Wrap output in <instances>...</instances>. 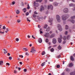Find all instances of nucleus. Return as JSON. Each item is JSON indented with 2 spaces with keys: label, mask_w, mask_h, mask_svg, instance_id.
Returning <instances> with one entry per match:
<instances>
[{
  "label": "nucleus",
  "mask_w": 75,
  "mask_h": 75,
  "mask_svg": "<svg viewBox=\"0 0 75 75\" xmlns=\"http://www.w3.org/2000/svg\"><path fill=\"white\" fill-rule=\"evenodd\" d=\"M67 16L65 15H64L62 16V20H63L64 21H65V20H67Z\"/></svg>",
  "instance_id": "f257e3e1"
},
{
  "label": "nucleus",
  "mask_w": 75,
  "mask_h": 75,
  "mask_svg": "<svg viewBox=\"0 0 75 75\" xmlns=\"http://www.w3.org/2000/svg\"><path fill=\"white\" fill-rule=\"evenodd\" d=\"M36 51V50H35V49L34 47H32L31 49V50L30 51V52H32V53H33V54H34V53H35Z\"/></svg>",
  "instance_id": "f03ea898"
},
{
  "label": "nucleus",
  "mask_w": 75,
  "mask_h": 75,
  "mask_svg": "<svg viewBox=\"0 0 75 75\" xmlns=\"http://www.w3.org/2000/svg\"><path fill=\"white\" fill-rule=\"evenodd\" d=\"M57 27L59 28V30L60 31H61L62 30V28L61 27V26L60 24H58L57 25Z\"/></svg>",
  "instance_id": "7ed1b4c3"
},
{
  "label": "nucleus",
  "mask_w": 75,
  "mask_h": 75,
  "mask_svg": "<svg viewBox=\"0 0 75 75\" xmlns=\"http://www.w3.org/2000/svg\"><path fill=\"white\" fill-rule=\"evenodd\" d=\"M58 22H61V20H60V19L61 18H60V16H59L58 15H57L56 16Z\"/></svg>",
  "instance_id": "20e7f679"
},
{
  "label": "nucleus",
  "mask_w": 75,
  "mask_h": 75,
  "mask_svg": "<svg viewBox=\"0 0 75 75\" xmlns=\"http://www.w3.org/2000/svg\"><path fill=\"white\" fill-rule=\"evenodd\" d=\"M53 8V6H52V5H49L48 6V9L49 10V9H51V10H52Z\"/></svg>",
  "instance_id": "39448f33"
},
{
  "label": "nucleus",
  "mask_w": 75,
  "mask_h": 75,
  "mask_svg": "<svg viewBox=\"0 0 75 75\" xmlns=\"http://www.w3.org/2000/svg\"><path fill=\"white\" fill-rule=\"evenodd\" d=\"M45 37H47V38H48L50 37V33H46L44 35Z\"/></svg>",
  "instance_id": "423d86ee"
},
{
  "label": "nucleus",
  "mask_w": 75,
  "mask_h": 75,
  "mask_svg": "<svg viewBox=\"0 0 75 75\" xmlns=\"http://www.w3.org/2000/svg\"><path fill=\"white\" fill-rule=\"evenodd\" d=\"M60 38H58V42H59V43H61V41H62L61 39H62V35H60Z\"/></svg>",
  "instance_id": "0eeeda50"
},
{
  "label": "nucleus",
  "mask_w": 75,
  "mask_h": 75,
  "mask_svg": "<svg viewBox=\"0 0 75 75\" xmlns=\"http://www.w3.org/2000/svg\"><path fill=\"white\" fill-rule=\"evenodd\" d=\"M63 11L65 13H67L68 12V9L65 8L63 10Z\"/></svg>",
  "instance_id": "6e6552de"
},
{
  "label": "nucleus",
  "mask_w": 75,
  "mask_h": 75,
  "mask_svg": "<svg viewBox=\"0 0 75 75\" xmlns=\"http://www.w3.org/2000/svg\"><path fill=\"white\" fill-rule=\"evenodd\" d=\"M57 42V40L55 38H53V44H55Z\"/></svg>",
  "instance_id": "1a4fd4ad"
},
{
  "label": "nucleus",
  "mask_w": 75,
  "mask_h": 75,
  "mask_svg": "<svg viewBox=\"0 0 75 75\" xmlns=\"http://www.w3.org/2000/svg\"><path fill=\"white\" fill-rule=\"evenodd\" d=\"M42 41V39H41V38H39V39L38 40V42H39V43H41Z\"/></svg>",
  "instance_id": "9d476101"
},
{
  "label": "nucleus",
  "mask_w": 75,
  "mask_h": 75,
  "mask_svg": "<svg viewBox=\"0 0 75 75\" xmlns=\"http://www.w3.org/2000/svg\"><path fill=\"white\" fill-rule=\"evenodd\" d=\"M70 59L72 61H74V58L73 56H71L70 57Z\"/></svg>",
  "instance_id": "9b49d317"
},
{
  "label": "nucleus",
  "mask_w": 75,
  "mask_h": 75,
  "mask_svg": "<svg viewBox=\"0 0 75 75\" xmlns=\"http://www.w3.org/2000/svg\"><path fill=\"white\" fill-rule=\"evenodd\" d=\"M55 37V35L54 34H52L49 37L50 38H53V37Z\"/></svg>",
  "instance_id": "f8f14e48"
},
{
  "label": "nucleus",
  "mask_w": 75,
  "mask_h": 75,
  "mask_svg": "<svg viewBox=\"0 0 75 75\" xmlns=\"http://www.w3.org/2000/svg\"><path fill=\"white\" fill-rule=\"evenodd\" d=\"M44 9V7H43V6H41L40 9V11H42V10H43Z\"/></svg>",
  "instance_id": "ddd939ff"
},
{
  "label": "nucleus",
  "mask_w": 75,
  "mask_h": 75,
  "mask_svg": "<svg viewBox=\"0 0 75 75\" xmlns=\"http://www.w3.org/2000/svg\"><path fill=\"white\" fill-rule=\"evenodd\" d=\"M73 64L72 63H71L70 64H69V67H72L73 66Z\"/></svg>",
  "instance_id": "4468645a"
},
{
  "label": "nucleus",
  "mask_w": 75,
  "mask_h": 75,
  "mask_svg": "<svg viewBox=\"0 0 75 75\" xmlns=\"http://www.w3.org/2000/svg\"><path fill=\"white\" fill-rule=\"evenodd\" d=\"M52 20H53V19H52V18H50L49 19V23H52Z\"/></svg>",
  "instance_id": "2eb2a0df"
},
{
  "label": "nucleus",
  "mask_w": 75,
  "mask_h": 75,
  "mask_svg": "<svg viewBox=\"0 0 75 75\" xmlns=\"http://www.w3.org/2000/svg\"><path fill=\"white\" fill-rule=\"evenodd\" d=\"M53 5L54 6H58V4L57 2H56L53 3Z\"/></svg>",
  "instance_id": "dca6fc26"
},
{
  "label": "nucleus",
  "mask_w": 75,
  "mask_h": 75,
  "mask_svg": "<svg viewBox=\"0 0 75 75\" xmlns=\"http://www.w3.org/2000/svg\"><path fill=\"white\" fill-rule=\"evenodd\" d=\"M70 75H75V71L73 72L70 73Z\"/></svg>",
  "instance_id": "f3484780"
},
{
  "label": "nucleus",
  "mask_w": 75,
  "mask_h": 75,
  "mask_svg": "<svg viewBox=\"0 0 75 75\" xmlns=\"http://www.w3.org/2000/svg\"><path fill=\"white\" fill-rule=\"evenodd\" d=\"M4 53L5 54H6V53H7V50H5V49H4Z\"/></svg>",
  "instance_id": "a211bd4d"
},
{
  "label": "nucleus",
  "mask_w": 75,
  "mask_h": 75,
  "mask_svg": "<svg viewBox=\"0 0 75 75\" xmlns=\"http://www.w3.org/2000/svg\"><path fill=\"white\" fill-rule=\"evenodd\" d=\"M50 27H48L46 30V31H47V32H48V31H50Z\"/></svg>",
  "instance_id": "6ab92c4d"
},
{
  "label": "nucleus",
  "mask_w": 75,
  "mask_h": 75,
  "mask_svg": "<svg viewBox=\"0 0 75 75\" xmlns=\"http://www.w3.org/2000/svg\"><path fill=\"white\" fill-rule=\"evenodd\" d=\"M45 62H44L43 63H42L41 64V66L42 67H44V65H45Z\"/></svg>",
  "instance_id": "aec40b11"
},
{
  "label": "nucleus",
  "mask_w": 75,
  "mask_h": 75,
  "mask_svg": "<svg viewBox=\"0 0 75 75\" xmlns=\"http://www.w3.org/2000/svg\"><path fill=\"white\" fill-rule=\"evenodd\" d=\"M39 31L40 32V34H42L43 33L42 31V29L41 28L40 29Z\"/></svg>",
  "instance_id": "412c9836"
},
{
  "label": "nucleus",
  "mask_w": 75,
  "mask_h": 75,
  "mask_svg": "<svg viewBox=\"0 0 75 75\" xmlns=\"http://www.w3.org/2000/svg\"><path fill=\"white\" fill-rule=\"evenodd\" d=\"M69 6H70V7H72L73 6H74V4H69Z\"/></svg>",
  "instance_id": "4be33fe9"
},
{
  "label": "nucleus",
  "mask_w": 75,
  "mask_h": 75,
  "mask_svg": "<svg viewBox=\"0 0 75 75\" xmlns=\"http://www.w3.org/2000/svg\"><path fill=\"white\" fill-rule=\"evenodd\" d=\"M23 11H24V13H25V12H26V11H27V9H26V8H24L23 9Z\"/></svg>",
  "instance_id": "5701e85b"
},
{
  "label": "nucleus",
  "mask_w": 75,
  "mask_h": 75,
  "mask_svg": "<svg viewBox=\"0 0 75 75\" xmlns=\"http://www.w3.org/2000/svg\"><path fill=\"white\" fill-rule=\"evenodd\" d=\"M2 64H3V62L2 61H0V65Z\"/></svg>",
  "instance_id": "b1692460"
},
{
  "label": "nucleus",
  "mask_w": 75,
  "mask_h": 75,
  "mask_svg": "<svg viewBox=\"0 0 75 75\" xmlns=\"http://www.w3.org/2000/svg\"><path fill=\"white\" fill-rule=\"evenodd\" d=\"M45 52L44 51H43L42 53V55H45Z\"/></svg>",
  "instance_id": "393cba45"
},
{
  "label": "nucleus",
  "mask_w": 75,
  "mask_h": 75,
  "mask_svg": "<svg viewBox=\"0 0 75 75\" xmlns=\"http://www.w3.org/2000/svg\"><path fill=\"white\" fill-rule=\"evenodd\" d=\"M47 26L48 25L47 24H45L44 27V28H47Z\"/></svg>",
  "instance_id": "a878e982"
},
{
  "label": "nucleus",
  "mask_w": 75,
  "mask_h": 75,
  "mask_svg": "<svg viewBox=\"0 0 75 75\" xmlns=\"http://www.w3.org/2000/svg\"><path fill=\"white\" fill-rule=\"evenodd\" d=\"M66 71H67V72H69V71H70V70L69 69H66Z\"/></svg>",
  "instance_id": "bb28decb"
},
{
  "label": "nucleus",
  "mask_w": 75,
  "mask_h": 75,
  "mask_svg": "<svg viewBox=\"0 0 75 75\" xmlns=\"http://www.w3.org/2000/svg\"><path fill=\"white\" fill-rule=\"evenodd\" d=\"M69 21H71V22L72 23H75V21H74V20H69Z\"/></svg>",
  "instance_id": "cd10ccee"
},
{
  "label": "nucleus",
  "mask_w": 75,
  "mask_h": 75,
  "mask_svg": "<svg viewBox=\"0 0 75 75\" xmlns=\"http://www.w3.org/2000/svg\"><path fill=\"white\" fill-rule=\"evenodd\" d=\"M20 13V11L18 10H17L16 11V13L18 14Z\"/></svg>",
  "instance_id": "c85d7f7f"
},
{
  "label": "nucleus",
  "mask_w": 75,
  "mask_h": 75,
  "mask_svg": "<svg viewBox=\"0 0 75 75\" xmlns=\"http://www.w3.org/2000/svg\"><path fill=\"white\" fill-rule=\"evenodd\" d=\"M70 38V35H68L67 37V39H68V40H69V39Z\"/></svg>",
  "instance_id": "c756f323"
},
{
  "label": "nucleus",
  "mask_w": 75,
  "mask_h": 75,
  "mask_svg": "<svg viewBox=\"0 0 75 75\" xmlns=\"http://www.w3.org/2000/svg\"><path fill=\"white\" fill-rule=\"evenodd\" d=\"M61 47L60 46H59L58 47V49L59 50H61Z\"/></svg>",
  "instance_id": "7c9ffc66"
},
{
  "label": "nucleus",
  "mask_w": 75,
  "mask_h": 75,
  "mask_svg": "<svg viewBox=\"0 0 75 75\" xmlns=\"http://www.w3.org/2000/svg\"><path fill=\"white\" fill-rule=\"evenodd\" d=\"M61 57V55H59V56H57V57H56V58H59Z\"/></svg>",
  "instance_id": "2f4dec72"
},
{
  "label": "nucleus",
  "mask_w": 75,
  "mask_h": 75,
  "mask_svg": "<svg viewBox=\"0 0 75 75\" xmlns=\"http://www.w3.org/2000/svg\"><path fill=\"white\" fill-rule=\"evenodd\" d=\"M65 28L66 30H68V25H66Z\"/></svg>",
  "instance_id": "473e14b6"
},
{
  "label": "nucleus",
  "mask_w": 75,
  "mask_h": 75,
  "mask_svg": "<svg viewBox=\"0 0 75 75\" xmlns=\"http://www.w3.org/2000/svg\"><path fill=\"white\" fill-rule=\"evenodd\" d=\"M45 42H48V41H49V40H48V39L47 38L46 40H45Z\"/></svg>",
  "instance_id": "72a5a7b5"
},
{
  "label": "nucleus",
  "mask_w": 75,
  "mask_h": 75,
  "mask_svg": "<svg viewBox=\"0 0 75 75\" xmlns=\"http://www.w3.org/2000/svg\"><path fill=\"white\" fill-rule=\"evenodd\" d=\"M23 50H25V51H28V49L26 48H24Z\"/></svg>",
  "instance_id": "f704fd0d"
},
{
  "label": "nucleus",
  "mask_w": 75,
  "mask_h": 75,
  "mask_svg": "<svg viewBox=\"0 0 75 75\" xmlns=\"http://www.w3.org/2000/svg\"><path fill=\"white\" fill-rule=\"evenodd\" d=\"M0 33H1V34H4V32H2L1 31V29H0Z\"/></svg>",
  "instance_id": "c9c22d12"
},
{
  "label": "nucleus",
  "mask_w": 75,
  "mask_h": 75,
  "mask_svg": "<svg viewBox=\"0 0 75 75\" xmlns=\"http://www.w3.org/2000/svg\"><path fill=\"white\" fill-rule=\"evenodd\" d=\"M71 19H74V18H75V16H73L71 17Z\"/></svg>",
  "instance_id": "e433bc0d"
},
{
  "label": "nucleus",
  "mask_w": 75,
  "mask_h": 75,
  "mask_svg": "<svg viewBox=\"0 0 75 75\" xmlns=\"http://www.w3.org/2000/svg\"><path fill=\"white\" fill-rule=\"evenodd\" d=\"M25 55H27V56H28L29 55V54L27 52H26L25 53Z\"/></svg>",
  "instance_id": "4c0bfd02"
},
{
  "label": "nucleus",
  "mask_w": 75,
  "mask_h": 75,
  "mask_svg": "<svg viewBox=\"0 0 75 75\" xmlns=\"http://www.w3.org/2000/svg\"><path fill=\"white\" fill-rule=\"evenodd\" d=\"M27 9H30V6H29V4H28V7H27Z\"/></svg>",
  "instance_id": "58836bf2"
},
{
  "label": "nucleus",
  "mask_w": 75,
  "mask_h": 75,
  "mask_svg": "<svg viewBox=\"0 0 75 75\" xmlns=\"http://www.w3.org/2000/svg\"><path fill=\"white\" fill-rule=\"evenodd\" d=\"M54 49H53V48H52V49L50 50V51L52 52H53V51H54Z\"/></svg>",
  "instance_id": "ea45409f"
},
{
  "label": "nucleus",
  "mask_w": 75,
  "mask_h": 75,
  "mask_svg": "<svg viewBox=\"0 0 75 75\" xmlns=\"http://www.w3.org/2000/svg\"><path fill=\"white\" fill-rule=\"evenodd\" d=\"M57 68H59L60 67V66L59 65H57Z\"/></svg>",
  "instance_id": "a19ab883"
},
{
  "label": "nucleus",
  "mask_w": 75,
  "mask_h": 75,
  "mask_svg": "<svg viewBox=\"0 0 75 75\" xmlns=\"http://www.w3.org/2000/svg\"><path fill=\"white\" fill-rule=\"evenodd\" d=\"M25 14L26 16H28L29 14V13H28V12H27Z\"/></svg>",
  "instance_id": "79ce46f5"
},
{
  "label": "nucleus",
  "mask_w": 75,
  "mask_h": 75,
  "mask_svg": "<svg viewBox=\"0 0 75 75\" xmlns=\"http://www.w3.org/2000/svg\"><path fill=\"white\" fill-rule=\"evenodd\" d=\"M12 59V57H9V59H10V60H11Z\"/></svg>",
  "instance_id": "37998d69"
},
{
  "label": "nucleus",
  "mask_w": 75,
  "mask_h": 75,
  "mask_svg": "<svg viewBox=\"0 0 75 75\" xmlns=\"http://www.w3.org/2000/svg\"><path fill=\"white\" fill-rule=\"evenodd\" d=\"M27 21H29V22H30V21H31L28 19V18H27Z\"/></svg>",
  "instance_id": "c03bdc74"
},
{
  "label": "nucleus",
  "mask_w": 75,
  "mask_h": 75,
  "mask_svg": "<svg viewBox=\"0 0 75 75\" xmlns=\"http://www.w3.org/2000/svg\"><path fill=\"white\" fill-rule=\"evenodd\" d=\"M16 41H19V39H18V38H16Z\"/></svg>",
  "instance_id": "a18cd8bd"
},
{
  "label": "nucleus",
  "mask_w": 75,
  "mask_h": 75,
  "mask_svg": "<svg viewBox=\"0 0 75 75\" xmlns=\"http://www.w3.org/2000/svg\"><path fill=\"white\" fill-rule=\"evenodd\" d=\"M17 71H16V70H14V74H16V73H17Z\"/></svg>",
  "instance_id": "49530a36"
},
{
  "label": "nucleus",
  "mask_w": 75,
  "mask_h": 75,
  "mask_svg": "<svg viewBox=\"0 0 75 75\" xmlns=\"http://www.w3.org/2000/svg\"><path fill=\"white\" fill-rule=\"evenodd\" d=\"M34 13L35 14H38V13H37V12L36 11H35L34 12Z\"/></svg>",
  "instance_id": "de8ad7c7"
},
{
  "label": "nucleus",
  "mask_w": 75,
  "mask_h": 75,
  "mask_svg": "<svg viewBox=\"0 0 75 75\" xmlns=\"http://www.w3.org/2000/svg\"><path fill=\"white\" fill-rule=\"evenodd\" d=\"M66 43V41H65V40H64V41H63V44H65Z\"/></svg>",
  "instance_id": "09e8293b"
},
{
  "label": "nucleus",
  "mask_w": 75,
  "mask_h": 75,
  "mask_svg": "<svg viewBox=\"0 0 75 75\" xmlns=\"http://www.w3.org/2000/svg\"><path fill=\"white\" fill-rule=\"evenodd\" d=\"M66 37L64 36L63 38V40H66Z\"/></svg>",
  "instance_id": "8fccbe9b"
},
{
  "label": "nucleus",
  "mask_w": 75,
  "mask_h": 75,
  "mask_svg": "<svg viewBox=\"0 0 75 75\" xmlns=\"http://www.w3.org/2000/svg\"><path fill=\"white\" fill-rule=\"evenodd\" d=\"M3 29H4V30H5L6 29V27H5V26H4L3 27Z\"/></svg>",
  "instance_id": "3c124183"
},
{
  "label": "nucleus",
  "mask_w": 75,
  "mask_h": 75,
  "mask_svg": "<svg viewBox=\"0 0 75 75\" xmlns=\"http://www.w3.org/2000/svg\"><path fill=\"white\" fill-rule=\"evenodd\" d=\"M12 4H13V5H14V4H15V2H12Z\"/></svg>",
  "instance_id": "603ef678"
},
{
  "label": "nucleus",
  "mask_w": 75,
  "mask_h": 75,
  "mask_svg": "<svg viewBox=\"0 0 75 75\" xmlns=\"http://www.w3.org/2000/svg\"><path fill=\"white\" fill-rule=\"evenodd\" d=\"M38 20H40V19H41V18L40 17L38 16Z\"/></svg>",
  "instance_id": "864d4df0"
},
{
  "label": "nucleus",
  "mask_w": 75,
  "mask_h": 75,
  "mask_svg": "<svg viewBox=\"0 0 75 75\" xmlns=\"http://www.w3.org/2000/svg\"><path fill=\"white\" fill-rule=\"evenodd\" d=\"M33 17H36V15L34 14L33 15Z\"/></svg>",
  "instance_id": "5fc2aeb1"
},
{
  "label": "nucleus",
  "mask_w": 75,
  "mask_h": 75,
  "mask_svg": "<svg viewBox=\"0 0 75 75\" xmlns=\"http://www.w3.org/2000/svg\"><path fill=\"white\" fill-rule=\"evenodd\" d=\"M67 33H68V32H67V31H66L65 33V35H67Z\"/></svg>",
  "instance_id": "6e6d98bb"
},
{
  "label": "nucleus",
  "mask_w": 75,
  "mask_h": 75,
  "mask_svg": "<svg viewBox=\"0 0 75 75\" xmlns=\"http://www.w3.org/2000/svg\"><path fill=\"white\" fill-rule=\"evenodd\" d=\"M21 20H17V22L18 23H20V22Z\"/></svg>",
  "instance_id": "4d7b16f0"
},
{
  "label": "nucleus",
  "mask_w": 75,
  "mask_h": 75,
  "mask_svg": "<svg viewBox=\"0 0 75 75\" xmlns=\"http://www.w3.org/2000/svg\"><path fill=\"white\" fill-rule=\"evenodd\" d=\"M19 57H21V58H23V55H20L19 56Z\"/></svg>",
  "instance_id": "13d9d810"
},
{
  "label": "nucleus",
  "mask_w": 75,
  "mask_h": 75,
  "mask_svg": "<svg viewBox=\"0 0 75 75\" xmlns=\"http://www.w3.org/2000/svg\"><path fill=\"white\" fill-rule=\"evenodd\" d=\"M6 64V65H8L9 66L10 65L9 63H7Z\"/></svg>",
  "instance_id": "bf43d9fd"
},
{
  "label": "nucleus",
  "mask_w": 75,
  "mask_h": 75,
  "mask_svg": "<svg viewBox=\"0 0 75 75\" xmlns=\"http://www.w3.org/2000/svg\"><path fill=\"white\" fill-rule=\"evenodd\" d=\"M23 71H24V72H26V71H27V69H24V70H23Z\"/></svg>",
  "instance_id": "052dcab7"
},
{
  "label": "nucleus",
  "mask_w": 75,
  "mask_h": 75,
  "mask_svg": "<svg viewBox=\"0 0 75 75\" xmlns=\"http://www.w3.org/2000/svg\"><path fill=\"white\" fill-rule=\"evenodd\" d=\"M38 28H41V26H40V25H38Z\"/></svg>",
  "instance_id": "680f3d73"
},
{
  "label": "nucleus",
  "mask_w": 75,
  "mask_h": 75,
  "mask_svg": "<svg viewBox=\"0 0 75 75\" xmlns=\"http://www.w3.org/2000/svg\"><path fill=\"white\" fill-rule=\"evenodd\" d=\"M51 46H50L48 47V50H50V49H51Z\"/></svg>",
  "instance_id": "e2e57ef3"
},
{
  "label": "nucleus",
  "mask_w": 75,
  "mask_h": 75,
  "mask_svg": "<svg viewBox=\"0 0 75 75\" xmlns=\"http://www.w3.org/2000/svg\"><path fill=\"white\" fill-rule=\"evenodd\" d=\"M21 68H20V67H18V69L19 71H20V70H21Z\"/></svg>",
  "instance_id": "0e129e2a"
},
{
  "label": "nucleus",
  "mask_w": 75,
  "mask_h": 75,
  "mask_svg": "<svg viewBox=\"0 0 75 75\" xmlns=\"http://www.w3.org/2000/svg\"><path fill=\"white\" fill-rule=\"evenodd\" d=\"M7 55L8 56H10V53H8L7 54Z\"/></svg>",
  "instance_id": "69168bd1"
},
{
  "label": "nucleus",
  "mask_w": 75,
  "mask_h": 75,
  "mask_svg": "<svg viewBox=\"0 0 75 75\" xmlns=\"http://www.w3.org/2000/svg\"><path fill=\"white\" fill-rule=\"evenodd\" d=\"M19 64H20V65H22V62H19Z\"/></svg>",
  "instance_id": "338daca9"
},
{
  "label": "nucleus",
  "mask_w": 75,
  "mask_h": 75,
  "mask_svg": "<svg viewBox=\"0 0 75 75\" xmlns=\"http://www.w3.org/2000/svg\"><path fill=\"white\" fill-rule=\"evenodd\" d=\"M65 75V73H63L61 75Z\"/></svg>",
  "instance_id": "774afa93"
}]
</instances>
